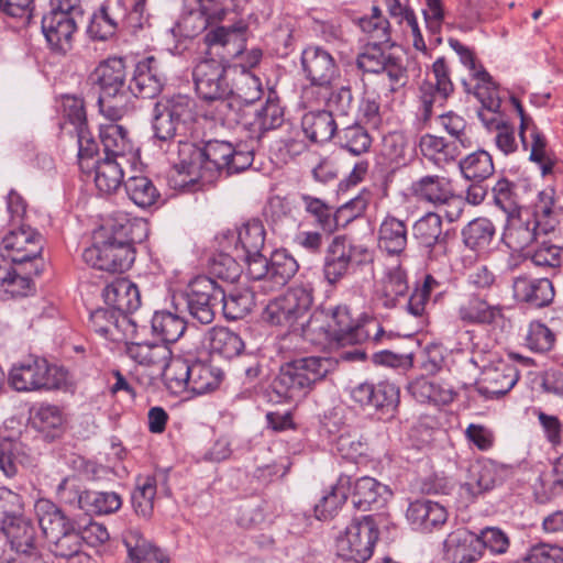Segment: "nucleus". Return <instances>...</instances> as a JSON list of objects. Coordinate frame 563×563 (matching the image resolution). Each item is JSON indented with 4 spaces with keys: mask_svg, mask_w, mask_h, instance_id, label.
I'll return each instance as SVG.
<instances>
[{
    "mask_svg": "<svg viewBox=\"0 0 563 563\" xmlns=\"http://www.w3.org/2000/svg\"><path fill=\"white\" fill-rule=\"evenodd\" d=\"M147 236V223L118 212L95 233L93 244L82 253V260L93 268L109 273L128 271L135 260L134 244Z\"/></svg>",
    "mask_w": 563,
    "mask_h": 563,
    "instance_id": "f257e3e1",
    "label": "nucleus"
},
{
    "mask_svg": "<svg viewBox=\"0 0 563 563\" xmlns=\"http://www.w3.org/2000/svg\"><path fill=\"white\" fill-rule=\"evenodd\" d=\"M148 0H106L92 13L87 33L92 40L107 41L118 32L136 34L151 25Z\"/></svg>",
    "mask_w": 563,
    "mask_h": 563,
    "instance_id": "f03ea898",
    "label": "nucleus"
},
{
    "mask_svg": "<svg viewBox=\"0 0 563 563\" xmlns=\"http://www.w3.org/2000/svg\"><path fill=\"white\" fill-rule=\"evenodd\" d=\"M176 147L177 161L168 172L167 181L170 188L183 192H195L203 186L212 184L219 175V162L211 158L209 146L213 143H172Z\"/></svg>",
    "mask_w": 563,
    "mask_h": 563,
    "instance_id": "7ed1b4c3",
    "label": "nucleus"
},
{
    "mask_svg": "<svg viewBox=\"0 0 563 563\" xmlns=\"http://www.w3.org/2000/svg\"><path fill=\"white\" fill-rule=\"evenodd\" d=\"M123 58L110 57L91 71L88 82L98 93L97 104L104 118L122 119L131 108Z\"/></svg>",
    "mask_w": 563,
    "mask_h": 563,
    "instance_id": "20e7f679",
    "label": "nucleus"
},
{
    "mask_svg": "<svg viewBox=\"0 0 563 563\" xmlns=\"http://www.w3.org/2000/svg\"><path fill=\"white\" fill-rule=\"evenodd\" d=\"M334 367L335 362L330 357L295 358L280 366L279 373L272 382V391L280 400H299L306 397Z\"/></svg>",
    "mask_w": 563,
    "mask_h": 563,
    "instance_id": "39448f33",
    "label": "nucleus"
},
{
    "mask_svg": "<svg viewBox=\"0 0 563 563\" xmlns=\"http://www.w3.org/2000/svg\"><path fill=\"white\" fill-rule=\"evenodd\" d=\"M67 369L38 356L13 364L8 378L10 386L20 393L60 389L67 385Z\"/></svg>",
    "mask_w": 563,
    "mask_h": 563,
    "instance_id": "423d86ee",
    "label": "nucleus"
},
{
    "mask_svg": "<svg viewBox=\"0 0 563 563\" xmlns=\"http://www.w3.org/2000/svg\"><path fill=\"white\" fill-rule=\"evenodd\" d=\"M223 288L211 277L198 276L174 296L177 311L185 312L201 324H210L216 317V308L223 299Z\"/></svg>",
    "mask_w": 563,
    "mask_h": 563,
    "instance_id": "0eeeda50",
    "label": "nucleus"
},
{
    "mask_svg": "<svg viewBox=\"0 0 563 563\" xmlns=\"http://www.w3.org/2000/svg\"><path fill=\"white\" fill-rule=\"evenodd\" d=\"M49 12L42 19L43 34L53 51L66 54L84 21V9L80 2L59 0H49Z\"/></svg>",
    "mask_w": 563,
    "mask_h": 563,
    "instance_id": "6e6552de",
    "label": "nucleus"
},
{
    "mask_svg": "<svg viewBox=\"0 0 563 563\" xmlns=\"http://www.w3.org/2000/svg\"><path fill=\"white\" fill-rule=\"evenodd\" d=\"M103 145V157L92 164L95 170V184L102 195L114 194L123 183L125 169L136 172L139 165H143L140 148L124 150L125 143H113V148L107 143Z\"/></svg>",
    "mask_w": 563,
    "mask_h": 563,
    "instance_id": "1a4fd4ad",
    "label": "nucleus"
},
{
    "mask_svg": "<svg viewBox=\"0 0 563 563\" xmlns=\"http://www.w3.org/2000/svg\"><path fill=\"white\" fill-rule=\"evenodd\" d=\"M379 537L372 515L354 518L335 538V553L346 562L365 563L373 555Z\"/></svg>",
    "mask_w": 563,
    "mask_h": 563,
    "instance_id": "9d476101",
    "label": "nucleus"
},
{
    "mask_svg": "<svg viewBox=\"0 0 563 563\" xmlns=\"http://www.w3.org/2000/svg\"><path fill=\"white\" fill-rule=\"evenodd\" d=\"M368 261H371V252L365 245L355 243L346 235H336L330 241L324 252L322 267L324 279L335 285L347 275L350 268Z\"/></svg>",
    "mask_w": 563,
    "mask_h": 563,
    "instance_id": "9b49d317",
    "label": "nucleus"
},
{
    "mask_svg": "<svg viewBox=\"0 0 563 563\" xmlns=\"http://www.w3.org/2000/svg\"><path fill=\"white\" fill-rule=\"evenodd\" d=\"M202 29L205 30L203 58H213L228 64L243 53L247 32V24L243 20L230 25L213 23L203 25Z\"/></svg>",
    "mask_w": 563,
    "mask_h": 563,
    "instance_id": "f8f14e48",
    "label": "nucleus"
},
{
    "mask_svg": "<svg viewBox=\"0 0 563 563\" xmlns=\"http://www.w3.org/2000/svg\"><path fill=\"white\" fill-rule=\"evenodd\" d=\"M475 79L478 80L474 96L481 102L483 109L478 111V118L488 131H495L497 134L495 141H514V130L499 113L501 98L492 76L481 66L475 73Z\"/></svg>",
    "mask_w": 563,
    "mask_h": 563,
    "instance_id": "ddd939ff",
    "label": "nucleus"
},
{
    "mask_svg": "<svg viewBox=\"0 0 563 563\" xmlns=\"http://www.w3.org/2000/svg\"><path fill=\"white\" fill-rule=\"evenodd\" d=\"M312 289L298 285L271 300L263 311V320L272 325L290 328L303 318L312 305Z\"/></svg>",
    "mask_w": 563,
    "mask_h": 563,
    "instance_id": "4468645a",
    "label": "nucleus"
},
{
    "mask_svg": "<svg viewBox=\"0 0 563 563\" xmlns=\"http://www.w3.org/2000/svg\"><path fill=\"white\" fill-rule=\"evenodd\" d=\"M387 44L367 43L356 58V65L365 73H385L390 82V90L397 91L408 81L407 67L399 56L386 51Z\"/></svg>",
    "mask_w": 563,
    "mask_h": 563,
    "instance_id": "2eb2a0df",
    "label": "nucleus"
},
{
    "mask_svg": "<svg viewBox=\"0 0 563 563\" xmlns=\"http://www.w3.org/2000/svg\"><path fill=\"white\" fill-rule=\"evenodd\" d=\"M43 249V235L26 223L9 224V230L1 240L2 256L14 264L36 261Z\"/></svg>",
    "mask_w": 563,
    "mask_h": 563,
    "instance_id": "dca6fc26",
    "label": "nucleus"
},
{
    "mask_svg": "<svg viewBox=\"0 0 563 563\" xmlns=\"http://www.w3.org/2000/svg\"><path fill=\"white\" fill-rule=\"evenodd\" d=\"M352 399L363 409L374 410L380 418L394 417L400 401L399 388L390 382L361 383L351 391Z\"/></svg>",
    "mask_w": 563,
    "mask_h": 563,
    "instance_id": "f3484780",
    "label": "nucleus"
},
{
    "mask_svg": "<svg viewBox=\"0 0 563 563\" xmlns=\"http://www.w3.org/2000/svg\"><path fill=\"white\" fill-rule=\"evenodd\" d=\"M34 512L48 545L62 540L70 532L80 530L79 521L67 516L59 506L47 498L35 501Z\"/></svg>",
    "mask_w": 563,
    "mask_h": 563,
    "instance_id": "a211bd4d",
    "label": "nucleus"
},
{
    "mask_svg": "<svg viewBox=\"0 0 563 563\" xmlns=\"http://www.w3.org/2000/svg\"><path fill=\"white\" fill-rule=\"evenodd\" d=\"M225 65L213 58H202L197 63L192 77L196 91L202 99L210 101L230 92Z\"/></svg>",
    "mask_w": 563,
    "mask_h": 563,
    "instance_id": "6ab92c4d",
    "label": "nucleus"
},
{
    "mask_svg": "<svg viewBox=\"0 0 563 563\" xmlns=\"http://www.w3.org/2000/svg\"><path fill=\"white\" fill-rule=\"evenodd\" d=\"M16 554L31 555L40 563V534L35 522L25 514L1 528Z\"/></svg>",
    "mask_w": 563,
    "mask_h": 563,
    "instance_id": "aec40b11",
    "label": "nucleus"
},
{
    "mask_svg": "<svg viewBox=\"0 0 563 563\" xmlns=\"http://www.w3.org/2000/svg\"><path fill=\"white\" fill-rule=\"evenodd\" d=\"M556 221L542 222L532 218L523 219L522 213L507 217V224L504 231L505 243L515 251H522L528 247L537 236V230L549 233L554 230Z\"/></svg>",
    "mask_w": 563,
    "mask_h": 563,
    "instance_id": "412c9836",
    "label": "nucleus"
},
{
    "mask_svg": "<svg viewBox=\"0 0 563 563\" xmlns=\"http://www.w3.org/2000/svg\"><path fill=\"white\" fill-rule=\"evenodd\" d=\"M518 379L519 372L514 365L500 363L483 372L475 390L485 400L499 399L514 388Z\"/></svg>",
    "mask_w": 563,
    "mask_h": 563,
    "instance_id": "4be33fe9",
    "label": "nucleus"
},
{
    "mask_svg": "<svg viewBox=\"0 0 563 563\" xmlns=\"http://www.w3.org/2000/svg\"><path fill=\"white\" fill-rule=\"evenodd\" d=\"M332 340L339 345L360 344L364 342L367 329L362 328V322L353 318L351 309L346 305H338L325 313Z\"/></svg>",
    "mask_w": 563,
    "mask_h": 563,
    "instance_id": "5701e85b",
    "label": "nucleus"
},
{
    "mask_svg": "<svg viewBox=\"0 0 563 563\" xmlns=\"http://www.w3.org/2000/svg\"><path fill=\"white\" fill-rule=\"evenodd\" d=\"M500 481L496 463L475 462L468 466L466 479L460 485V497L465 503H472L483 493L494 488Z\"/></svg>",
    "mask_w": 563,
    "mask_h": 563,
    "instance_id": "b1692460",
    "label": "nucleus"
},
{
    "mask_svg": "<svg viewBox=\"0 0 563 563\" xmlns=\"http://www.w3.org/2000/svg\"><path fill=\"white\" fill-rule=\"evenodd\" d=\"M443 558L449 563H475L482 559V543L477 534L457 529L443 542Z\"/></svg>",
    "mask_w": 563,
    "mask_h": 563,
    "instance_id": "393cba45",
    "label": "nucleus"
},
{
    "mask_svg": "<svg viewBox=\"0 0 563 563\" xmlns=\"http://www.w3.org/2000/svg\"><path fill=\"white\" fill-rule=\"evenodd\" d=\"M58 137L93 141L88 128L84 99L76 96H65L63 98V121L59 124Z\"/></svg>",
    "mask_w": 563,
    "mask_h": 563,
    "instance_id": "a878e982",
    "label": "nucleus"
},
{
    "mask_svg": "<svg viewBox=\"0 0 563 563\" xmlns=\"http://www.w3.org/2000/svg\"><path fill=\"white\" fill-rule=\"evenodd\" d=\"M305 211L313 219L314 224L324 233H333L339 228L340 216L347 211L351 205H357V212H361L366 203L363 199H354L345 203L336 211L325 203L323 200L312 197L310 195H301Z\"/></svg>",
    "mask_w": 563,
    "mask_h": 563,
    "instance_id": "bb28decb",
    "label": "nucleus"
},
{
    "mask_svg": "<svg viewBox=\"0 0 563 563\" xmlns=\"http://www.w3.org/2000/svg\"><path fill=\"white\" fill-rule=\"evenodd\" d=\"M162 88L163 78L158 70L157 60L153 56L140 60L129 84L131 99L133 97L153 99L161 93Z\"/></svg>",
    "mask_w": 563,
    "mask_h": 563,
    "instance_id": "cd10ccee",
    "label": "nucleus"
},
{
    "mask_svg": "<svg viewBox=\"0 0 563 563\" xmlns=\"http://www.w3.org/2000/svg\"><path fill=\"white\" fill-rule=\"evenodd\" d=\"M390 496L388 486L374 477L363 476L353 484L351 500L355 509L365 512L383 508Z\"/></svg>",
    "mask_w": 563,
    "mask_h": 563,
    "instance_id": "c85d7f7f",
    "label": "nucleus"
},
{
    "mask_svg": "<svg viewBox=\"0 0 563 563\" xmlns=\"http://www.w3.org/2000/svg\"><path fill=\"white\" fill-rule=\"evenodd\" d=\"M107 306L122 317L136 311L141 307V292L136 284L128 278H117L102 291Z\"/></svg>",
    "mask_w": 563,
    "mask_h": 563,
    "instance_id": "c756f323",
    "label": "nucleus"
},
{
    "mask_svg": "<svg viewBox=\"0 0 563 563\" xmlns=\"http://www.w3.org/2000/svg\"><path fill=\"white\" fill-rule=\"evenodd\" d=\"M301 64L307 78L319 85L332 84L338 73L332 55L319 46L306 48L301 55Z\"/></svg>",
    "mask_w": 563,
    "mask_h": 563,
    "instance_id": "7c9ffc66",
    "label": "nucleus"
},
{
    "mask_svg": "<svg viewBox=\"0 0 563 563\" xmlns=\"http://www.w3.org/2000/svg\"><path fill=\"white\" fill-rule=\"evenodd\" d=\"M514 295L517 300L536 308L549 306L554 298V287L548 278L519 276L514 279Z\"/></svg>",
    "mask_w": 563,
    "mask_h": 563,
    "instance_id": "2f4dec72",
    "label": "nucleus"
},
{
    "mask_svg": "<svg viewBox=\"0 0 563 563\" xmlns=\"http://www.w3.org/2000/svg\"><path fill=\"white\" fill-rule=\"evenodd\" d=\"M122 538L128 552L126 563H169V558L163 550L147 540L139 530L129 529Z\"/></svg>",
    "mask_w": 563,
    "mask_h": 563,
    "instance_id": "473e14b6",
    "label": "nucleus"
},
{
    "mask_svg": "<svg viewBox=\"0 0 563 563\" xmlns=\"http://www.w3.org/2000/svg\"><path fill=\"white\" fill-rule=\"evenodd\" d=\"M407 519L413 529L430 532L445 523L448 512L438 501L419 499L410 503L407 509Z\"/></svg>",
    "mask_w": 563,
    "mask_h": 563,
    "instance_id": "72a5a7b5",
    "label": "nucleus"
},
{
    "mask_svg": "<svg viewBox=\"0 0 563 563\" xmlns=\"http://www.w3.org/2000/svg\"><path fill=\"white\" fill-rule=\"evenodd\" d=\"M408 244V230L404 220L386 216L377 231V246L388 255L400 256Z\"/></svg>",
    "mask_w": 563,
    "mask_h": 563,
    "instance_id": "f704fd0d",
    "label": "nucleus"
},
{
    "mask_svg": "<svg viewBox=\"0 0 563 563\" xmlns=\"http://www.w3.org/2000/svg\"><path fill=\"white\" fill-rule=\"evenodd\" d=\"M504 310L501 305H489L484 298L472 295L459 307L457 314L466 323L493 325L505 319Z\"/></svg>",
    "mask_w": 563,
    "mask_h": 563,
    "instance_id": "c9c22d12",
    "label": "nucleus"
},
{
    "mask_svg": "<svg viewBox=\"0 0 563 563\" xmlns=\"http://www.w3.org/2000/svg\"><path fill=\"white\" fill-rule=\"evenodd\" d=\"M409 285L406 271L400 266L388 268L376 289L377 301L386 309L395 308L400 298L408 292Z\"/></svg>",
    "mask_w": 563,
    "mask_h": 563,
    "instance_id": "e433bc0d",
    "label": "nucleus"
},
{
    "mask_svg": "<svg viewBox=\"0 0 563 563\" xmlns=\"http://www.w3.org/2000/svg\"><path fill=\"white\" fill-rule=\"evenodd\" d=\"M452 181L443 176L428 175L411 184V194L420 201L440 206L452 197Z\"/></svg>",
    "mask_w": 563,
    "mask_h": 563,
    "instance_id": "4c0bfd02",
    "label": "nucleus"
},
{
    "mask_svg": "<svg viewBox=\"0 0 563 563\" xmlns=\"http://www.w3.org/2000/svg\"><path fill=\"white\" fill-rule=\"evenodd\" d=\"M31 463L32 459L24 443L19 439L0 437V471L5 477H14L20 466H27Z\"/></svg>",
    "mask_w": 563,
    "mask_h": 563,
    "instance_id": "58836bf2",
    "label": "nucleus"
},
{
    "mask_svg": "<svg viewBox=\"0 0 563 563\" xmlns=\"http://www.w3.org/2000/svg\"><path fill=\"white\" fill-rule=\"evenodd\" d=\"M218 147L211 154V158L219 162V173L222 168H227L228 173H239L245 170L252 165L254 159V150L249 148L246 143H236L233 147L232 143H217Z\"/></svg>",
    "mask_w": 563,
    "mask_h": 563,
    "instance_id": "ea45409f",
    "label": "nucleus"
},
{
    "mask_svg": "<svg viewBox=\"0 0 563 563\" xmlns=\"http://www.w3.org/2000/svg\"><path fill=\"white\" fill-rule=\"evenodd\" d=\"M31 422L47 440L54 441L64 433L66 419L64 411L58 406L41 404L33 410Z\"/></svg>",
    "mask_w": 563,
    "mask_h": 563,
    "instance_id": "a19ab883",
    "label": "nucleus"
},
{
    "mask_svg": "<svg viewBox=\"0 0 563 563\" xmlns=\"http://www.w3.org/2000/svg\"><path fill=\"white\" fill-rule=\"evenodd\" d=\"M351 486V477L349 475H340L336 483L314 505L316 517L319 520L332 518L345 504Z\"/></svg>",
    "mask_w": 563,
    "mask_h": 563,
    "instance_id": "79ce46f5",
    "label": "nucleus"
},
{
    "mask_svg": "<svg viewBox=\"0 0 563 563\" xmlns=\"http://www.w3.org/2000/svg\"><path fill=\"white\" fill-rule=\"evenodd\" d=\"M408 390L417 401L434 405H448L454 400L455 396L451 387L426 377L411 382Z\"/></svg>",
    "mask_w": 563,
    "mask_h": 563,
    "instance_id": "37998d69",
    "label": "nucleus"
},
{
    "mask_svg": "<svg viewBox=\"0 0 563 563\" xmlns=\"http://www.w3.org/2000/svg\"><path fill=\"white\" fill-rule=\"evenodd\" d=\"M413 236L419 245L432 250L445 246L446 234L442 230V219L439 214L429 212L417 220L412 228Z\"/></svg>",
    "mask_w": 563,
    "mask_h": 563,
    "instance_id": "c03bdc74",
    "label": "nucleus"
},
{
    "mask_svg": "<svg viewBox=\"0 0 563 563\" xmlns=\"http://www.w3.org/2000/svg\"><path fill=\"white\" fill-rule=\"evenodd\" d=\"M152 332L158 336L163 344L177 342L186 331L187 322L184 317L168 310L155 311L152 320Z\"/></svg>",
    "mask_w": 563,
    "mask_h": 563,
    "instance_id": "a18cd8bd",
    "label": "nucleus"
},
{
    "mask_svg": "<svg viewBox=\"0 0 563 563\" xmlns=\"http://www.w3.org/2000/svg\"><path fill=\"white\" fill-rule=\"evenodd\" d=\"M361 123H356L353 126L346 129V139L366 137L369 141L375 140L378 135L374 132L377 130L380 122L379 118V103L375 98L366 97L360 104Z\"/></svg>",
    "mask_w": 563,
    "mask_h": 563,
    "instance_id": "49530a36",
    "label": "nucleus"
},
{
    "mask_svg": "<svg viewBox=\"0 0 563 563\" xmlns=\"http://www.w3.org/2000/svg\"><path fill=\"white\" fill-rule=\"evenodd\" d=\"M126 353L140 365L159 368L172 357L168 345L163 343L133 342L126 346Z\"/></svg>",
    "mask_w": 563,
    "mask_h": 563,
    "instance_id": "de8ad7c7",
    "label": "nucleus"
},
{
    "mask_svg": "<svg viewBox=\"0 0 563 563\" xmlns=\"http://www.w3.org/2000/svg\"><path fill=\"white\" fill-rule=\"evenodd\" d=\"M495 235V225L487 218H476L470 221L462 230L464 245L476 252L485 251Z\"/></svg>",
    "mask_w": 563,
    "mask_h": 563,
    "instance_id": "09e8293b",
    "label": "nucleus"
},
{
    "mask_svg": "<svg viewBox=\"0 0 563 563\" xmlns=\"http://www.w3.org/2000/svg\"><path fill=\"white\" fill-rule=\"evenodd\" d=\"M297 261L286 250H276L271 254L268 280L271 289L285 286L298 272Z\"/></svg>",
    "mask_w": 563,
    "mask_h": 563,
    "instance_id": "8fccbe9b",
    "label": "nucleus"
},
{
    "mask_svg": "<svg viewBox=\"0 0 563 563\" xmlns=\"http://www.w3.org/2000/svg\"><path fill=\"white\" fill-rule=\"evenodd\" d=\"M209 349L211 354L230 360L243 352L244 342L238 333L230 329L216 327L209 332Z\"/></svg>",
    "mask_w": 563,
    "mask_h": 563,
    "instance_id": "3c124183",
    "label": "nucleus"
},
{
    "mask_svg": "<svg viewBox=\"0 0 563 563\" xmlns=\"http://www.w3.org/2000/svg\"><path fill=\"white\" fill-rule=\"evenodd\" d=\"M301 126L309 141H330L336 130L333 115L325 110L306 113Z\"/></svg>",
    "mask_w": 563,
    "mask_h": 563,
    "instance_id": "603ef678",
    "label": "nucleus"
},
{
    "mask_svg": "<svg viewBox=\"0 0 563 563\" xmlns=\"http://www.w3.org/2000/svg\"><path fill=\"white\" fill-rule=\"evenodd\" d=\"M157 482L152 475L137 476L131 503L135 514L145 519L151 518L154 510Z\"/></svg>",
    "mask_w": 563,
    "mask_h": 563,
    "instance_id": "864d4df0",
    "label": "nucleus"
},
{
    "mask_svg": "<svg viewBox=\"0 0 563 563\" xmlns=\"http://www.w3.org/2000/svg\"><path fill=\"white\" fill-rule=\"evenodd\" d=\"M462 176L468 181H485L494 174L492 155L478 150L459 162Z\"/></svg>",
    "mask_w": 563,
    "mask_h": 563,
    "instance_id": "5fc2aeb1",
    "label": "nucleus"
},
{
    "mask_svg": "<svg viewBox=\"0 0 563 563\" xmlns=\"http://www.w3.org/2000/svg\"><path fill=\"white\" fill-rule=\"evenodd\" d=\"M223 379V372L206 363L190 365L189 390L202 395L217 389Z\"/></svg>",
    "mask_w": 563,
    "mask_h": 563,
    "instance_id": "6e6d98bb",
    "label": "nucleus"
},
{
    "mask_svg": "<svg viewBox=\"0 0 563 563\" xmlns=\"http://www.w3.org/2000/svg\"><path fill=\"white\" fill-rule=\"evenodd\" d=\"M124 188L129 198L141 208L153 206L161 197L153 181L144 175L129 176Z\"/></svg>",
    "mask_w": 563,
    "mask_h": 563,
    "instance_id": "4d7b16f0",
    "label": "nucleus"
},
{
    "mask_svg": "<svg viewBox=\"0 0 563 563\" xmlns=\"http://www.w3.org/2000/svg\"><path fill=\"white\" fill-rule=\"evenodd\" d=\"M166 388L174 395L189 390L190 365L181 360H169L162 367Z\"/></svg>",
    "mask_w": 563,
    "mask_h": 563,
    "instance_id": "13d9d810",
    "label": "nucleus"
},
{
    "mask_svg": "<svg viewBox=\"0 0 563 563\" xmlns=\"http://www.w3.org/2000/svg\"><path fill=\"white\" fill-rule=\"evenodd\" d=\"M122 497L115 492L87 490L82 510L89 515L103 516L117 512Z\"/></svg>",
    "mask_w": 563,
    "mask_h": 563,
    "instance_id": "bf43d9fd",
    "label": "nucleus"
},
{
    "mask_svg": "<svg viewBox=\"0 0 563 563\" xmlns=\"http://www.w3.org/2000/svg\"><path fill=\"white\" fill-rule=\"evenodd\" d=\"M222 312L227 320L235 321L246 317L255 305L254 295L249 290H234L230 294L223 289Z\"/></svg>",
    "mask_w": 563,
    "mask_h": 563,
    "instance_id": "052dcab7",
    "label": "nucleus"
},
{
    "mask_svg": "<svg viewBox=\"0 0 563 563\" xmlns=\"http://www.w3.org/2000/svg\"><path fill=\"white\" fill-rule=\"evenodd\" d=\"M129 318L121 316L111 307L98 308L90 312L89 325L103 338L112 336L113 330H119Z\"/></svg>",
    "mask_w": 563,
    "mask_h": 563,
    "instance_id": "680f3d73",
    "label": "nucleus"
},
{
    "mask_svg": "<svg viewBox=\"0 0 563 563\" xmlns=\"http://www.w3.org/2000/svg\"><path fill=\"white\" fill-rule=\"evenodd\" d=\"M265 236L266 231L263 222L258 219H252L239 229L238 243L244 254H254L263 250Z\"/></svg>",
    "mask_w": 563,
    "mask_h": 563,
    "instance_id": "e2e57ef3",
    "label": "nucleus"
},
{
    "mask_svg": "<svg viewBox=\"0 0 563 563\" xmlns=\"http://www.w3.org/2000/svg\"><path fill=\"white\" fill-rule=\"evenodd\" d=\"M517 188L518 186L515 183L507 178H500L492 189L495 205L500 208L507 217L521 212Z\"/></svg>",
    "mask_w": 563,
    "mask_h": 563,
    "instance_id": "0e129e2a",
    "label": "nucleus"
},
{
    "mask_svg": "<svg viewBox=\"0 0 563 563\" xmlns=\"http://www.w3.org/2000/svg\"><path fill=\"white\" fill-rule=\"evenodd\" d=\"M329 330L328 319L323 311L313 312L309 320L301 325L303 339L316 345L334 342L332 332Z\"/></svg>",
    "mask_w": 563,
    "mask_h": 563,
    "instance_id": "69168bd1",
    "label": "nucleus"
},
{
    "mask_svg": "<svg viewBox=\"0 0 563 563\" xmlns=\"http://www.w3.org/2000/svg\"><path fill=\"white\" fill-rule=\"evenodd\" d=\"M25 514V501L22 495L0 486V529L8 522L19 519Z\"/></svg>",
    "mask_w": 563,
    "mask_h": 563,
    "instance_id": "338daca9",
    "label": "nucleus"
},
{
    "mask_svg": "<svg viewBox=\"0 0 563 563\" xmlns=\"http://www.w3.org/2000/svg\"><path fill=\"white\" fill-rule=\"evenodd\" d=\"M335 449L343 459H356L366 453L367 442L357 430L343 429L335 439Z\"/></svg>",
    "mask_w": 563,
    "mask_h": 563,
    "instance_id": "774afa93",
    "label": "nucleus"
}]
</instances>
